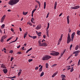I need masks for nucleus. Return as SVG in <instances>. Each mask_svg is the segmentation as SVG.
Listing matches in <instances>:
<instances>
[{
    "label": "nucleus",
    "instance_id": "nucleus-40",
    "mask_svg": "<svg viewBox=\"0 0 80 80\" xmlns=\"http://www.w3.org/2000/svg\"><path fill=\"white\" fill-rule=\"evenodd\" d=\"M72 46H73V45L72 44L71 45L70 47V50H71V49H72Z\"/></svg>",
    "mask_w": 80,
    "mask_h": 80
},
{
    "label": "nucleus",
    "instance_id": "nucleus-14",
    "mask_svg": "<svg viewBox=\"0 0 80 80\" xmlns=\"http://www.w3.org/2000/svg\"><path fill=\"white\" fill-rule=\"evenodd\" d=\"M70 18V16H68L67 17V20L68 21V24H69V18Z\"/></svg>",
    "mask_w": 80,
    "mask_h": 80
},
{
    "label": "nucleus",
    "instance_id": "nucleus-19",
    "mask_svg": "<svg viewBox=\"0 0 80 80\" xmlns=\"http://www.w3.org/2000/svg\"><path fill=\"white\" fill-rule=\"evenodd\" d=\"M42 68H43V66H42L39 69V71L40 72H42Z\"/></svg>",
    "mask_w": 80,
    "mask_h": 80
},
{
    "label": "nucleus",
    "instance_id": "nucleus-43",
    "mask_svg": "<svg viewBox=\"0 0 80 80\" xmlns=\"http://www.w3.org/2000/svg\"><path fill=\"white\" fill-rule=\"evenodd\" d=\"M72 55H71V56H70L69 57H68V59H69V58H71V57H72Z\"/></svg>",
    "mask_w": 80,
    "mask_h": 80
},
{
    "label": "nucleus",
    "instance_id": "nucleus-9",
    "mask_svg": "<svg viewBox=\"0 0 80 80\" xmlns=\"http://www.w3.org/2000/svg\"><path fill=\"white\" fill-rule=\"evenodd\" d=\"M2 71L4 72V73H7L8 72V70L7 69H2Z\"/></svg>",
    "mask_w": 80,
    "mask_h": 80
},
{
    "label": "nucleus",
    "instance_id": "nucleus-29",
    "mask_svg": "<svg viewBox=\"0 0 80 80\" xmlns=\"http://www.w3.org/2000/svg\"><path fill=\"white\" fill-rule=\"evenodd\" d=\"M73 67H72L71 69V70H70V72H73Z\"/></svg>",
    "mask_w": 80,
    "mask_h": 80
},
{
    "label": "nucleus",
    "instance_id": "nucleus-46",
    "mask_svg": "<svg viewBox=\"0 0 80 80\" xmlns=\"http://www.w3.org/2000/svg\"><path fill=\"white\" fill-rule=\"evenodd\" d=\"M56 65H57V64H54L53 65L52 67H55V66H56Z\"/></svg>",
    "mask_w": 80,
    "mask_h": 80
},
{
    "label": "nucleus",
    "instance_id": "nucleus-45",
    "mask_svg": "<svg viewBox=\"0 0 80 80\" xmlns=\"http://www.w3.org/2000/svg\"><path fill=\"white\" fill-rule=\"evenodd\" d=\"M43 37L44 38H46V35H43Z\"/></svg>",
    "mask_w": 80,
    "mask_h": 80
},
{
    "label": "nucleus",
    "instance_id": "nucleus-51",
    "mask_svg": "<svg viewBox=\"0 0 80 80\" xmlns=\"http://www.w3.org/2000/svg\"><path fill=\"white\" fill-rule=\"evenodd\" d=\"M32 50V48H31L30 49L28 50L29 51H30V50Z\"/></svg>",
    "mask_w": 80,
    "mask_h": 80
},
{
    "label": "nucleus",
    "instance_id": "nucleus-55",
    "mask_svg": "<svg viewBox=\"0 0 80 80\" xmlns=\"http://www.w3.org/2000/svg\"><path fill=\"white\" fill-rule=\"evenodd\" d=\"M76 53H77L76 51H75V52L73 53V54H76Z\"/></svg>",
    "mask_w": 80,
    "mask_h": 80
},
{
    "label": "nucleus",
    "instance_id": "nucleus-26",
    "mask_svg": "<svg viewBox=\"0 0 80 80\" xmlns=\"http://www.w3.org/2000/svg\"><path fill=\"white\" fill-rule=\"evenodd\" d=\"M77 34L78 35H80V31H78L77 32Z\"/></svg>",
    "mask_w": 80,
    "mask_h": 80
},
{
    "label": "nucleus",
    "instance_id": "nucleus-41",
    "mask_svg": "<svg viewBox=\"0 0 80 80\" xmlns=\"http://www.w3.org/2000/svg\"><path fill=\"white\" fill-rule=\"evenodd\" d=\"M31 22H32V23H34V24L35 23V22L33 21L32 19H31Z\"/></svg>",
    "mask_w": 80,
    "mask_h": 80
},
{
    "label": "nucleus",
    "instance_id": "nucleus-10",
    "mask_svg": "<svg viewBox=\"0 0 80 80\" xmlns=\"http://www.w3.org/2000/svg\"><path fill=\"white\" fill-rule=\"evenodd\" d=\"M54 56H57L58 55H59V54H60L59 52H54Z\"/></svg>",
    "mask_w": 80,
    "mask_h": 80
},
{
    "label": "nucleus",
    "instance_id": "nucleus-2",
    "mask_svg": "<svg viewBox=\"0 0 80 80\" xmlns=\"http://www.w3.org/2000/svg\"><path fill=\"white\" fill-rule=\"evenodd\" d=\"M52 58V57L49 55H46L43 57L42 58V60H48L50 58Z\"/></svg>",
    "mask_w": 80,
    "mask_h": 80
},
{
    "label": "nucleus",
    "instance_id": "nucleus-12",
    "mask_svg": "<svg viewBox=\"0 0 80 80\" xmlns=\"http://www.w3.org/2000/svg\"><path fill=\"white\" fill-rule=\"evenodd\" d=\"M36 32L38 36H39V37H40V36H41V34H42V32H41L37 33L38 32L36 31Z\"/></svg>",
    "mask_w": 80,
    "mask_h": 80
},
{
    "label": "nucleus",
    "instance_id": "nucleus-38",
    "mask_svg": "<svg viewBox=\"0 0 80 80\" xmlns=\"http://www.w3.org/2000/svg\"><path fill=\"white\" fill-rule=\"evenodd\" d=\"M33 60V59H29L28 60V62H32V61Z\"/></svg>",
    "mask_w": 80,
    "mask_h": 80
},
{
    "label": "nucleus",
    "instance_id": "nucleus-13",
    "mask_svg": "<svg viewBox=\"0 0 80 80\" xmlns=\"http://www.w3.org/2000/svg\"><path fill=\"white\" fill-rule=\"evenodd\" d=\"M57 2H56L55 3L54 6V9L55 10L57 7Z\"/></svg>",
    "mask_w": 80,
    "mask_h": 80
},
{
    "label": "nucleus",
    "instance_id": "nucleus-1",
    "mask_svg": "<svg viewBox=\"0 0 80 80\" xmlns=\"http://www.w3.org/2000/svg\"><path fill=\"white\" fill-rule=\"evenodd\" d=\"M75 33L73 32L71 35V39L70 36V33H68V35L67 38V43H69L70 42L71 40L72 42H73V38H74V37H75Z\"/></svg>",
    "mask_w": 80,
    "mask_h": 80
},
{
    "label": "nucleus",
    "instance_id": "nucleus-22",
    "mask_svg": "<svg viewBox=\"0 0 80 80\" xmlns=\"http://www.w3.org/2000/svg\"><path fill=\"white\" fill-rule=\"evenodd\" d=\"M78 49V45H77L76 46V47L75 48V50H77Z\"/></svg>",
    "mask_w": 80,
    "mask_h": 80
},
{
    "label": "nucleus",
    "instance_id": "nucleus-4",
    "mask_svg": "<svg viewBox=\"0 0 80 80\" xmlns=\"http://www.w3.org/2000/svg\"><path fill=\"white\" fill-rule=\"evenodd\" d=\"M8 4L10 5H15L13 0H10L8 2Z\"/></svg>",
    "mask_w": 80,
    "mask_h": 80
},
{
    "label": "nucleus",
    "instance_id": "nucleus-15",
    "mask_svg": "<svg viewBox=\"0 0 80 80\" xmlns=\"http://www.w3.org/2000/svg\"><path fill=\"white\" fill-rule=\"evenodd\" d=\"M28 34V32H26L24 34V38H25V37H27V35Z\"/></svg>",
    "mask_w": 80,
    "mask_h": 80
},
{
    "label": "nucleus",
    "instance_id": "nucleus-21",
    "mask_svg": "<svg viewBox=\"0 0 80 80\" xmlns=\"http://www.w3.org/2000/svg\"><path fill=\"white\" fill-rule=\"evenodd\" d=\"M75 9H78L80 8V6H75Z\"/></svg>",
    "mask_w": 80,
    "mask_h": 80
},
{
    "label": "nucleus",
    "instance_id": "nucleus-23",
    "mask_svg": "<svg viewBox=\"0 0 80 80\" xmlns=\"http://www.w3.org/2000/svg\"><path fill=\"white\" fill-rule=\"evenodd\" d=\"M12 38V37H10L7 40V42H8V41H9V40H11Z\"/></svg>",
    "mask_w": 80,
    "mask_h": 80
},
{
    "label": "nucleus",
    "instance_id": "nucleus-7",
    "mask_svg": "<svg viewBox=\"0 0 80 80\" xmlns=\"http://www.w3.org/2000/svg\"><path fill=\"white\" fill-rule=\"evenodd\" d=\"M1 68H5V69H6V68H7L6 66H5V64H2L1 65Z\"/></svg>",
    "mask_w": 80,
    "mask_h": 80
},
{
    "label": "nucleus",
    "instance_id": "nucleus-30",
    "mask_svg": "<svg viewBox=\"0 0 80 80\" xmlns=\"http://www.w3.org/2000/svg\"><path fill=\"white\" fill-rule=\"evenodd\" d=\"M4 27H5V24H3L2 25L1 28H4Z\"/></svg>",
    "mask_w": 80,
    "mask_h": 80
},
{
    "label": "nucleus",
    "instance_id": "nucleus-44",
    "mask_svg": "<svg viewBox=\"0 0 80 80\" xmlns=\"http://www.w3.org/2000/svg\"><path fill=\"white\" fill-rule=\"evenodd\" d=\"M29 24L30 25V26H32V24L31 22H29Z\"/></svg>",
    "mask_w": 80,
    "mask_h": 80
},
{
    "label": "nucleus",
    "instance_id": "nucleus-17",
    "mask_svg": "<svg viewBox=\"0 0 80 80\" xmlns=\"http://www.w3.org/2000/svg\"><path fill=\"white\" fill-rule=\"evenodd\" d=\"M17 40H18V37H17L16 39V40L13 41L11 42H10V43H13V42H17Z\"/></svg>",
    "mask_w": 80,
    "mask_h": 80
},
{
    "label": "nucleus",
    "instance_id": "nucleus-39",
    "mask_svg": "<svg viewBox=\"0 0 80 80\" xmlns=\"http://www.w3.org/2000/svg\"><path fill=\"white\" fill-rule=\"evenodd\" d=\"M62 38H60L59 39L58 42H60L62 41Z\"/></svg>",
    "mask_w": 80,
    "mask_h": 80
},
{
    "label": "nucleus",
    "instance_id": "nucleus-25",
    "mask_svg": "<svg viewBox=\"0 0 80 80\" xmlns=\"http://www.w3.org/2000/svg\"><path fill=\"white\" fill-rule=\"evenodd\" d=\"M46 7V2H45L44 4V8L45 9Z\"/></svg>",
    "mask_w": 80,
    "mask_h": 80
},
{
    "label": "nucleus",
    "instance_id": "nucleus-37",
    "mask_svg": "<svg viewBox=\"0 0 80 80\" xmlns=\"http://www.w3.org/2000/svg\"><path fill=\"white\" fill-rule=\"evenodd\" d=\"M21 53H22V52H17L16 54H21Z\"/></svg>",
    "mask_w": 80,
    "mask_h": 80
},
{
    "label": "nucleus",
    "instance_id": "nucleus-52",
    "mask_svg": "<svg viewBox=\"0 0 80 80\" xmlns=\"http://www.w3.org/2000/svg\"><path fill=\"white\" fill-rule=\"evenodd\" d=\"M62 80H66V79L65 78H62Z\"/></svg>",
    "mask_w": 80,
    "mask_h": 80
},
{
    "label": "nucleus",
    "instance_id": "nucleus-11",
    "mask_svg": "<svg viewBox=\"0 0 80 80\" xmlns=\"http://www.w3.org/2000/svg\"><path fill=\"white\" fill-rule=\"evenodd\" d=\"M14 1V4H17L18 2H19V0H13Z\"/></svg>",
    "mask_w": 80,
    "mask_h": 80
},
{
    "label": "nucleus",
    "instance_id": "nucleus-27",
    "mask_svg": "<svg viewBox=\"0 0 80 80\" xmlns=\"http://www.w3.org/2000/svg\"><path fill=\"white\" fill-rule=\"evenodd\" d=\"M48 63H47L46 64V68H48Z\"/></svg>",
    "mask_w": 80,
    "mask_h": 80
},
{
    "label": "nucleus",
    "instance_id": "nucleus-5",
    "mask_svg": "<svg viewBox=\"0 0 80 80\" xmlns=\"http://www.w3.org/2000/svg\"><path fill=\"white\" fill-rule=\"evenodd\" d=\"M6 17V15H4L2 16L1 20V23H3V21H4V20H5V18Z\"/></svg>",
    "mask_w": 80,
    "mask_h": 80
},
{
    "label": "nucleus",
    "instance_id": "nucleus-3",
    "mask_svg": "<svg viewBox=\"0 0 80 80\" xmlns=\"http://www.w3.org/2000/svg\"><path fill=\"white\" fill-rule=\"evenodd\" d=\"M49 27H50V23H48V26L47 28L46 29V33H47V35L48 36V37H49V35H48V28H49Z\"/></svg>",
    "mask_w": 80,
    "mask_h": 80
},
{
    "label": "nucleus",
    "instance_id": "nucleus-49",
    "mask_svg": "<svg viewBox=\"0 0 80 80\" xmlns=\"http://www.w3.org/2000/svg\"><path fill=\"white\" fill-rule=\"evenodd\" d=\"M76 52L77 53H79V52H80V51H76Z\"/></svg>",
    "mask_w": 80,
    "mask_h": 80
},
{
    "label": "nucleus",
    "instance_id": "nucleus-60",
    "mask_svg": "<svg viewBox=\"0 0 80 80\" xmlns=\"http://www.w3.org/2000/svg\"><path fill=\"white\" fill-rule=\"evenodd\" d=\"M78 55V54H75V57H77V55Z\"/></svg>",
    "mask_w": 80,
    "mask_h": 80
},
{
    "label": "nucleus",
    "instance_id": "nucleus-16",
    "mask_svg": "<svg viewBox=\"0 0 80 80\" xmlns=\"http://www.w3.org/2000/svg\"><path fill=\"white\" fill-rule=\"evenodd\" d=\"M19 71H20L18 73V76L19 77L20 75V74H21V72L22 71V69H20Z\"/></svg>",
    "mask_w": 80,
    "mask_h": 80
},
{
    "label": "nucleus",
    "instance_id": "nucleus-28",
    "mask_svg": "<svg viewBox=\"0 0 80 80\" xmlns=\"http://www.w3.org/2000/svg\"><path fill=\"white\" fill-rule=\"evenodd\" d=\"M4 39H3L2 38H1V39L0 40V41L1 42H2V43H3V42H4Z\"/></svg>",
    "mask_w": 80,
    "mask_h": 80
},
{
    "label": "nucleus",
    "instance_id": "nucleus-63",
    "mask_svg": "<svg viewBox=\"0 0 80 80\" xmlns=\"http://www.w3.org/2000/svg\"><path fill=\"white\" fill-rule=\"evenodd\" d=\"M16 78V76H14L13 77H12V78Z\"/></svg>",
    "mask_w": 80,
    "mask_h": 80
},
{
    "label": "nucleus",
    "instance_id": "nucleus-34",
    "mask_svg": "<svg viewBox=\"0 0 80 80\" xmlns=\"http://www.w3.org/2000/svg\"><path fill=\"white\" fill-rule=\"evenodd\" d=\"M13 50H10L9 53H13Z\"/></svg>",
    "mask_w": 80,
    "mask_h": 80
},
{
    "label": "nucleus",
    "instance_id": "nucleus-36",
    "mask_svg": "<svg viewBox=\"0 0 80 80\" xmlns=\"http://www.w3.org/2000/svg\"><path fill=\"white\" fill-rule=\"evenodd\" d=\"M37 3H38L39 5V7H40V2L38 1H36Z\"/></svg>",
    "mask_w": 80,
    "mask_h": 80
},
{
    "label": "nucleus",
    "instance_id": "nucleus-47",
    "mask_svg": "<svg viewBox=\"0 0 80 80\" xmlns=\"http://www.w3.org/2000/svg\"><path fill=\"white\" fill-rule=\"evenodd\" d=\"M38 43H39V45H42V44H41V42H40V41H38Z\"/></svg>",
    "mask_w": 80,
    "mask_h": 80
},
{
    "label": "nucleus",
    "instance_id": "nucleus-62",
    "mask_svg": "<svg viewBox=\"0 0 80 80\" xmlns=\"http://www.w3.org/2000/svg\"><path fill=\"white\" fill-rule=\"evenodd\" d=\"M68 31H69V32H71V29H69Z\"/></svg>",
    "mask_w": 80,
    "mask_h": 80
},
{
    "label": "nucleus",
    "instance_id": "nucleus-18",
    "mask_svg": "<svg viewBox=\"0 0 80 80\" xmlns=\"http://www.w3.org/2000/svg\"><path fill=\"white\" fill-rule=\"evenodd\" d=\"M7 35H4L2 37V39H5V38H7Z\"/></svg>",
    "mask_w": 80,
    "mask_h": 80
},
{
    "label": "nucleus",
    "instance_id": "nucleus-35",
    "mask_svg": "<svg viewBox=\"0 0 80 80\" xmlns=\"http://www.w3.org/2000/svg\"><path fill=\"white\" fill-rule=\"evenodd\" d=\"M50 55H53V56H55V54L54 52H53L52 53H50Z\"/></svg>",
    "mask_w": 80,
    "mask_h": 80
},
{
    "label": "nucleus",
    "instance_id": "nucleus-8",
    "mask_svg": "<svg viewBox=\"0 0 80 80\" xmlns=\"http://www.w3.org/2000/svg\"><path fill=\"white\" fill-rule=\"evenodd\" d=\"M39 46L40 47H42V46H47V45L46 42H44L42 43V44L40 45Z\"/></svg>",
    "mask_w": 80,
    "mask_h": 80
},
{
    "label": "nucleus",
    "instance_id": "nucleus-33",
    "mask_svg": "<svg viewBox=\"0 0 80 80\" xmlns=\"http://www.w3.org/2000/svg\"><path fill=\"white\" fill-rule=\"evenodd\" d=\"M37 37L36 36H32V38H33V39H35V38H37Z\"/></svg>",
    "mask_w": 80,
    "mask_h": 80
},
{
    "label": "nucleus",
    "instance_id": "nucleus-24",
    "mask_svg": "<svg viewBox=\"0 0 80 80\" xmlns=\"http://www.w3.org/2000/svg\"><path fill=\"white\" fill-rule=\"evenodd\" d=\"M23 15H26L27 13H28V12H25L24 11L23 12Z\"/></svg>",
    "mask_w": 80,
    "mask_h": 80
},
{
    "label": "nucleus",
    "instance_id": "nucleus-6",
    "mask_svg": "<svg viewBox=\"0 0 80 80\" xmlns=\"http://www.w3.org/2000/svg\"><path fill=\"white\" fill-rule=\"evenodd\" d=\"M40 28H41V26L40 25H38L35 28V29H36V30H39L40 29Z\"/></svg>",
    "mask_w": 80,
    "mask_h": 80
},
{
    "label": "nucleus",
    "instance_id": "nucleus-57",
    "mask_svg": "<svg viewBox=\"0 0 80 80\" xmlns=\"http://www.w3.org/2000/svg\"><path fill=\"white\" fill-rule=\"evenodd\" d=\"M12 60H13V58L12 57L11 59V62H12Z\"/></svg>",
    "mask_w": 80,
    "mask_h": 80
},
{
    "label": "nucleus",
    "instance_id": "nucleus-64",
    "mask_svg": "<svg viewBox=\"0 0 80 80\" xmlns=\"http://www.w3.org/2000/svg\"><path fill=\"white\" fill-rule=\"evenodd\" d=\"M55 76H54V74H53V75L52 76V78H53V77H55Z\"/></svg>",
    "mask_w": 80,
    "mask_h": 80
},
{
    "label": "nucleus",
    "instance_id": "nucleus-58",
    "mask_svg": "<svg viewBox=\"0 0 80 80\" xmlns=\"http://www.w3.org/2000/svg\"><path fill=\"white\" fill-rule=\"evenodd\" d=\"M20 47V45H19L17 47V48H19Z\"/></svg>",
    "mask_w": 80,
    "mask_h": 80
},
{
    "label": "nucleus",
    "instance_id": "nucleus-50",
    "mask_svg": "<svg viewBox=\"0 0 80 80\" xmlns=\"http://www.w3.org/2000/svg\"><path fill=\"white\" fill-rule=\"evenodd\" d=\"M38 67H36L35 68V70H38Z\"/></svg>",
    "mask_w": 80,
    "mask_h": 80
},
{
    "label": "nucleus",
    "instance_id": "nucleus-61",
    "mask_svg": "<svg viewBox=\"0 0 80 80\" xmlns=\"http://www.w3.org/2000/svg\"><path fill=\"white\" fill-rule=\"evenodd\" d=\"M28 35H29V37H31V38H32V37H33V36H30V34H29Z\"/></svg>",
    "mask_w": 80,
    "mask_h": 80
},
{
    "label": "nucleus",
    "instance_id": "nucleus-56",
    "mask_svg": "<svg viewBox=\"0 0 80 80\" xmlns=\"http://www.w3.org/2000/svg\"><path fill=\"white\" fill-rule=\"evenodd\" d=\"M63 14V13H61L59 15V17H61L62 16V15Z\"/></svg>",
    "mask_w": 80,
    "mask_h": 80
},
{
    "label": "nucleus",
    "instance_id": "nucleus-31",
    "mask_svg": "<svg viewBox=\"0 0 80 80\" xmlns=\"http://www.w3.org/2000/svg\"><path fill=\"white\" fill-rule=\"evenodd\" d=\"M43 75H44V72H42L40 76V77H42V76H43Z\"/></svg>",
    "mask_w": 80,
    "mask_h": 80
},
{
    "label": "nucleus",
    "instance_id": "nucleus-59",
    "mask_svg": "<svg viewBox=\"0 0 80 80\" xmlns=\"http://www.w3.org/2000/svg\"><path fill=\"white\" fill-rule=\"evenodd\" d=\"M60 41H58V45L60 44Z\"/></svg>",
    "mask_w": 80,
    "mask_h": 80
},
{
    "label": "nucleus",
    "instance_id": "nucleus-54",
    "mask_svg": "<svg viewBox=\"0 0 80 80\" xmlns=\"http://www.w3.org/2000/svg\"><path fill=\"white\" fill-rule=\"evenodd\" d=\"M71 8H72V9H75V6L74 7H72Z\"/></svg>",
    "mask_w": 80,
    "mask_h": 80
},
{
    "label": "nucleus",
    "instance_id": "nucleus-53",
    "mask_svg": "<svg viewBox=\"0 0 80 80\" xmlns=\"http://www.w3.org/2000/svg\"><path fill=\"white\" fill-rule=\"evenodd\" d=\"M38 8V5H36L35 8Z\"/></svg>",
    "mask_w": 80,
    "mask_h": 80
},
{
    "label": "nucleus",
    "instance_id": "nucleus-20",
    "mask_svg": "<svg viewBox=\"0 0 80 80\" xmlns=\"http://www.w3.org/2000/svg\"><path fill=\"white\" fill-rule=\"evenodd\" d=\"M61 78H66V76L63 75V74H62L61 75Z\"/></svg>",
    "mask_w": 80,
    "mask_h": 80
},
{
    "label": "nucleus",
    "instance_id": "nucleus-32",
    "mask_svg": "<svg viewBox=\"0 0 80 80\" xmlns=\"http://www.w3.org/2000/svg\"><path fill=\"white\" fill-rule=\"evenodd\" d=\"M65 52V50H64V51L63 52L61 53V56H62L63 54H64Z\"/></svg>",
    "mask_w": 80,
    "mask_h": 80
},
{
    "label": "nucleus",
    "instance_id": "nucleus-42",
    "mask_svg": "<svg viewBox=\"0 0 80 80\" xmlns=\"http://www.w3.org/2000/svg\"><path fill=\"white\" fill-rule=\"evenodd\" d=\"M11 30L12 31V32H14V30H13V29L12 28H11Z\"/></svg>",
    "mask_w": 80,
    "mask_h": 80
},
{
    "label": "nucleus",
    "instance_id": "nucleus-48",
    "mask_svg": "<svg viewBox=\"0 0 80 80\" xmlns=\"http://www.w3.org/2000/svg\"><path fill=\"white\" fill-rule=\"evenodd\" d=\"M48 15H49V12L48 13L47 16L46 18H48Z\"/></svg>",
    "mask_w": 80,
    "mask_h": 80
}]
</instances>
